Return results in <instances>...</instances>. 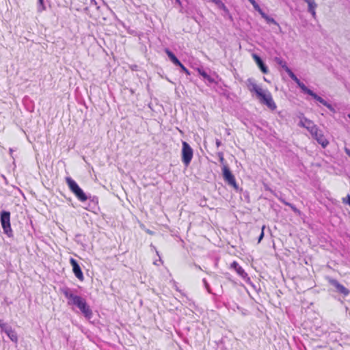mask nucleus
<instances>
[{
    "label": "nucleus",
    "instance_id": "nucleus-1",
    "mask_svg": "<svg viewBox=\"0 0 350 350\" xmlns=\"http://www.w3.org/2000/svg\"><path fill=\"white\" fill-rule=\"evenodd\" d=\"M61 292L66 298L68 299V304L76 306L83 314L84 317L88 318V308L86 307V301L84 299L75 294L74 290L64 287L61 288Z\"/></svg>",
    "mask_w": 350,
    "mask_h": 350
},
{
    "label": "nucleus",
    "instance_id": "nucleus-2",
    "mask_svg": "<svg viewBox=\"0 0 350 350\" xmlns=\"http://www.w3.org/2000/svg\"><path fill=\"white\" fill-rule=\"evenodd\" d=\"M66 181L70 191L76 196V197L81 202H84L88 199L86 194L79 187L77 183L70 177H66Z\"/></svg>",
    "mask_w": 350,
    "mask_h": 350
},
{
    "label": "nucleus",
    "instance_id": "nucleus-3",
    "mask_svg": "<svg viewBox=\"0 0 350 350\" xmlns=\"http://www.w3.org/2000/svg\"><path fill=\"white\" fill-rule=\"evenodd\" d=\"M0 221L3 232L9 237H13L10 225V213L8 211H2L0 213Z\"/></svg>",
    "mask_w": 350,
    "mask_h": 350
},
{
    "label": "nucleus",
    "instance_id": "nucleus-4",
    "mask_svg": "<svg viewBox=\"0 0 350 350\" xmlns=\"http://www.w3.org/2000/svg\"><path fill=\"white\" fill-rule=\"evenodd\" d=\"M257 98L260 102L265 105L271 110H275L277 107L270 92L267 90H262L258 95Z\"/></svg>",
    "mask_w": 350,
    "mask_h": 350
},
{
    "label": "nucleus",
    "instance_id": "nucleus-5",
    "mask_svg": "<svg viewBox=\"0 0 350 350\" xmlns=\"http://www.w3.org/2000/svg\"><path fill=\"white\" fill-rule=\"evenodd\" d=\"M182 144V161L186 166H187L191 161L193 151L187 142H183Z\"/></svg>",
    "mask_w": 350,
    "mask_h": 350
},
{
    "label": "nucleus",
    "instance_id": "nucleus-6",
    "mask_svg": "<svg viewBox=\"0 0 350 350\" xmlns=\"http://www.w3.org/2000/svg\"><path fill=\"white\" fill-rule=\"evenodd\" d=\"M223 177L224 180L229 185L232 186L235 189H238L234 176L230 172L229 167L226 165H224L222 167Z\"/></svg>",
    "mask_w": 350,
    "mask_h": 350
},
{
    "label": "nucleus",
    "instance_id": "nucleus-7",
    "mask_svg": "<svg viewBox=\"0 0 350 350\" xmlns=\"http://www.w3.org/2000/svg\"><path fill=\"white\" fill-rule=\"evenodd\" d=\"M70 265L72 267V271L75 273V276L80 280H83V275L81 271V269L78 264L77 261L73 258H70Z\"/></svg>",
    "mask_w": 350,
    "mask_h": 350
},
{
    "label": "nucleus",
    "instance_id": "nucleus-8",
    "mask_svg": "<svg viewBox=\"0 0 350 350\" xmlns=\"http://www.w3.org/2000/svg\"><path fill=\"white\" fill-rule=\"evenodd\" d=\"M299 125L306 128L310 133V134L312 133H315L317 129L318 128L312 121L306 118L300 120Z\"/></svg>",
    "mask_w": 350,
    "mask_h": 350
},
{
    "label": "nucleus",
    "instance_id": "nucleus-9",
    "mask_svg": "<svg viewBox=\"0 0 350 350\" xmlns=\"http://www.w3.org/2000/svg\"><path fill=\"white\" fill-rule=\"evenodd\" d=\"M311 135L318 142V143L322 146V147L325 148L328 145L329 142L324 137L322 131L318 128L317 129L316 132L312 133Z\"/></svg>",
    "mask_w": 350,
    "mask_h": 350
},
{
    "label": "nucleus",
    "instance_id": "nucleus-10",
    "mask_svg": "<svg viewBox=\"0 0 350 350\" xmlns=\"http://www.w3.org/2000/svg\"><path fill=\"white\" fill-rule=\"evenodd\" d=\"M328 281L330 284H332L333 286H334L336 288L338 292H339L340 293H341L344 295H349V291L347 288H345L343 285L340 284L336 280L329 278Z\"/></svg>",
    "mask_w": 350,
    "mask_h": 350
},
{
    "label": "nucleus",
    "instance_id": "nucleus-11",
    "mask_svg": "<svg viewBox=\"0 0 350 350\" xmlns=\"http://www.w3.org/2000/svg\"><path fill=\"white\" fill-rule=\"evenodd\" d=\"M98 200L97 197L94 196L93 198L89 197V211H92L95 214H98L100 212V208L98 206Z\"/></svg>",
    "mask_w": 350,
    "mask_h": 350
},
{
    "label": "nucleus",
    "instance_id": "nucleus-12",
    "mask_svg": "<svg viewBox=\"0 0 350 350\" xmlns=\"http://www.w3.org/2000/svg\"><path fill=\"white\" fill-rule=\"evenodd\" d=\"M247 85L248 90L251 92H255L256 96L263 90L260 86H258L252 79H247Z\"/></svg>",
    "mask_w": 350,
    "mask_h": 350
},
{
    "label": "nucleus",
    "instance_id": "nucleus-13",
    "mask_svg": "<svg viewBox=\"0 0 350 350\" xmlns=\"http://www.w3.org/2000/svg\"><path fill=\"white\" fill-rule=\"evenodd\" d=\"M252 57H253V59H254L255 62L256 63V64L258 66V67L261 70V71L263 73L267 74L268 72V68L265 65V64L263 63L261 58L256 54H253Z\"/></svg>",
    "mask_w": 350,
    "mask_h": 350
},
{
    "label": "nucleus",
    "instance_id": "nucleus-14",
    "mask_svg": "<svg viewBox=\"0 0 350 350\" xmlns=\"http://www.w3.org/2000/svg\"><path fill=\"white\" fill-rule=\"evenodd\" d=\"M231 267L234 268L236 272L243 279H249L247 277V273L244 271V269L239 266V265L237 262H233L231 265Z\"/></svg>",
    "mask_w": 350,
    "mask_h": 350
},
{
    "label": "nucleus",
    "instance_id": "nucleus-15",
    "mask_svg": "<svg viewBox=\"0 0 350 350\" xmlns=\"http://www.w3.org/2000/svg\"><path fill=\"white\" fill-rule=\"evenodd\" d=\"M297 85L301 88V90H302V92H304V93L306 94H308V95L311 96L313 98L316 99L317 97L318 96V95L314 93L313 91H312L311 90L308 89L305 85L304 83H303L302 82H301V81H299L298 83H297Z\"/></svg>",
    "mask_w": 350,
    "mask_h": 350
},
{
    "label": "nucleus",
    "instance_id": "nucleus-16",
    "mask_svg": "<svg viewBox=\"0 0 350 350\" xmlns=\"http://www.w3.org/2000/svg\"><path fill=\"white\" fill-rule=\"evenodd\" d=\"M165 53L171 60V62L176 66L180 65L181 62L178 60V59L175 56V55L170 51L168 49L165 50Z\"/></svg>",
    "mask_w": 350,
    "mask_h": 350
},
{
    "label": "nucleus",
    "instance_id": "nucleus-17",
    "mask_svg": "<svg viewBox=\"0 0 350 350\" xmlns=\"http://www.w3.org/2000/svg\"><path fill=\"white\" fill-rule=\"evenodd\" d=\"M5 334L9 337V338L14 342L17 343L18 342V336L16 332L12 329H8L5 330Z\"/></svg>",
    "mask_w": 350,
    "mask_h": 350
},
{
    "label": "nucleus",
    "instance_id": "nucleus-18",
    "mask_svg": "<svg viewBox=\"0 0 350 350\" xmlns=\"http://www.w3.org/2000/svg\"><path fill=\"white\" fill-rule=\"evenodd\" d=\"M315 100H317L318 102H319L320 103H321L322 105H323L324 106H325L326 107H327L333 113L336 112V110L332 107V105H330L329 103H328L325 100H324L321 96H318Z\"/></svg>",
    "mask_w": 350,
    "mask_h": 350
},
{
    "label": "nucleus",
    "instance_id": "nucleus-19",
    "mask_svg": "<svg viewBox=\"0 0 350 350\" xmlns=\"http://www.w3.org/2000/svg\"><path fill=\"white\" fill-rule=\"evenodd\" d=\"M198 73L206 81H208L209 83H215V79L208 75L204 70L198 69Z\"/></svg>",
    "mask_w": 350,
    "mask_h": 350
},
{
    "label": "nucleus",
    "instance_id": "nucleus-20",
    "mask_svg": "<svg viewBox=\"0 0 350 350\" xmlns=\"http://www.w3.org/2000/svg\"><path fill=\"white\" fill-rule=\"evenodd\" d=\"M262 18L266 21V22L268 24H273L279 27V24L276 22V21L274 18L269 16L267 14H263Z\"/></svg>",
    "mask_w": 350,
    "mask_h": 350
},
{
    "label": "nucleus",
    "instance_id": "nucleus-21",
    "mask_svg": "<svg viewBox=\"0 0 350 350\" xmlns=\"http://www.w3.org/2000/svg\"><path fill=\"white\" fill-rule=\"evenodd\" d=\"M275 62L278 64L280 65V66H282L284 70L286 72V68H288L286 65V62L283 60L282 59L280 58V57H275Z\"/></svg>",
    "mask_w": 350,
    "mask_h": 350
},
{
    "label": "nucleus",
    "instance_id": "nucleus-22",
    "mask_svg": "<svg viewBox=\"0 0 350 350\" xmlns=\"http://www.w3.org/2000/svg\"><path fill=\"white\" fill-rule=\"evenodd\" d=\"M286 72L290 77V78L292 80H293L296 83L300 81L289 68H286Z\"/></svg>",
    "mask_w": 350,
    "mask_h": 350
},
{
    "label": "nucleus",
    "instance_id": "nucleus-23",
    "mask_svg": "<svg viewBox=\"0 0 350 350\" xmlns=\"http://www.w3.org/2000/svg\"><path fill=\"white\" fill-rule=\"evenodd\" d=\"M0 328L2 332L5 333V330L12 328V327L4 323L3 320L0 319Z\"/></svg>",
    "mask_w": 350,
    "mask_h": 350
},
{
    "label": "nucleus",
    "instance_id": "nucleus-24",
    "mask_svg": "<svg viewBox=\"0 0 350 350\" xmlns=\"http://www.w3.org/2000/svg\"><path fill=\"white\" fill-rule=\"evenodd\" d=\"M46 9L44 3V0L38 1V12H41Z\"/></svg>",
    "mask_w": 350,
    "mask_h": 350
},
{
    "label": "nucleus",
    "instance_id": "nucleus-25",
    "mask_svg": "<svg viewBox=\"0 0 350 350\" xmlns=\"http://www.w3.org/2000/svg\"><path fill=\"white\" fill-rule=\"evenodd\" d=\"M317 8V5L316 6H312L310 8H308V11L311 14L312 17L314 18H316L317 14H316V8Z\"/></svg>",
    "mask_w": 350,
    "mask_h": 350
},
{
    "label": "nucleus",
    "instance_id": "nucleus-26",
    "mask_svg": "<svg viewBox=\"0 0 350 350\" xmlns=\"http://www.w3.org/2000/svg\"><path fill=\"white\" fill-rule=\"evenodd\" d=\"M202 282H203L204 286L206 288V289L208 291V293H212L211 287H210L208 283L207 282V281L206 280V279H203Z\"/></svg>",
    "mask_w": 350,
    "mask_h": 350
},
{
    "label": "nucleus",
    "instance_id": "nucleus-27",
    "mask_svg": "<svg viewBox=\"0 0 350 350\" xmlns=\"http://www.w3.org/2000/svg\"><path fill=\"white\" fill-rule=\"evenodd\" d=\"M307 4L308 8H310L312 6H316L317 5L314 0H304Z\"/></svg>",
    "mask_w": 350,
    "mask_h": 350
},
{
    "label": "nucleus",
    "instance_id": "nucleus-28",
    "mask_svg": "<svg viewBox=\"0 0 350 350\" xmlns=\"http://www.w3.org/2000/svg\"><path fill=\"white\" fill-rule=\"evenodd\" d=\"M178 66L180 68L181 70L186 73L187 75H190L189 70L182 63Z\"/></svg>",
    "mask_w": 350,
    "mask_h": 350
},
{
    "label": "nucleus",
    "instance_id": "nucleus-29",
    "mask_svg": "<svg viewBox=\"0 0 350 350\" xmlns=\"http://www.w3.org/2000/svg\"><path fill=\"white\" fill-rule=\"evenodd\" d=\"M217 155H218V157H219V159L220 163H221L223 165H226V164L224 163L225 160H224V154H223V153H222V152H218Z\"/></svg>",
    "mask_w": 350,
    "mask_h": 350
},
{
    "label": "nucleus",
    "instance_id": "nucleus-30",
    "mask_svg": "<svg viewBox=\"0 0 350 350\" xmlns=\"http://www.w3.org/2000/svg\"><path fill=\"white\" fill-rule=\"evenodd\" d=\"M97 3L95 0H91L89 3V6L93 8H98V7L96 6Z\"/></svg>",
    "mask_w": 350,
    "mask_h": 350
},
{
    "label": "nucleus",
    "instance_id": "nucleus-31",
    "mask_svg": "<svg viewBox=\"0 0 350 350\" xmlns=\"http://www.w3.org/2000/svg\"><path fill=\"white\" fill-rule=\"evenodd\" d=\"M264 229H265V226H263L262 227V231H261V233L258 237V243H260L261 241V240L263 239L264 237Z\"/></svg>",
    "mask_w": 350,
    "mask_h": 350
},
{
    "label": "nucleus",
    "instance_id": "nucleus-32",
    "mask_svg": "<svg viewBox=\"0 0 350 350\" xmlns=\"http://www.w3.org/2000/svg\"><path fill=\"white\" fill-rule=\"evenodd\" d=\"M289 207H291V208L295 212V213H298L299 211L298 209L292 204H290V205L288 206Z\"/></svg>",
    "mask_w": 350,
    "mask_h": 350
},
{
    "label": "nucleus",
    "instance_id": "nucleus-33",
    "mask_svg": "<svg viewBox=\"0 0 350 350\" xmlns=\"http://www.w3.org/2000/svg\"><path fill=\"white\" fill-rule=\"evenodd\" d=\"M252 5L254 6V8L256 11H258V9L260 8V6L258 5V3L256 2H255L254 4H252Z\"/></svg>",
    "mask_w": 350,
    "mask_h": 350
},
{
    "label": "nucleus",
    "instance_id": "nucleus-34",
    "mask_svg": "<svg viewBox=\"0 0 350 350\" xmlns=\"http://www.w3.org/2000/svg\"><path fill=\"white\" fill-rule=\"evenodd\" d=\"M344 150L345 153L350 157V149L345 147Z\"/></svg>",
    "mask_w": 350,
    "mask_h": 350
},
{
    "label": "nucleus",
    "instance_id": "nucleus-35",
    "mask_svg": "<svg viewBox=\"0 0 350 350\" xmlns=\"http://www.w3.org/2000/svg\"><path fill=\"white\" fill-rule=\"evenodd\" d=\"M280 201H281L282 203H284L285 205L288 206L290 205V204H291V203H289V202H286V201H285L284 200H283V199H281V200H280Z\"/></svg>",
    "mask_w": 350,
    "mask_h": 350
},
{
    "label": "nucleus",
    "instance_id": "nucleus-36",
    "mask_svg": "<svg viewBox=\"0 0 350 350\" xmlns=\"http://www.w3.org/2000/svg\"><path fill=\"white\" fill-rule=\"evenodd\" d=\"M257 12H259V14L261 15V16H262V14H265V13L262 10V9H261V8L258 9V11H257Z\"/></svg>",
    "mask_w": 350,
    "mask_h": 350
},
{
    "label": "nucleus",
    "instance_id": "nucleus-37",
    "mask_svg": "<svg viewBox=\"0 0 350 350\" xmlns=\"http://www.w3.org/2000/svg\"><path fill=\"white\" fill-rule=\"evenodd\" d=\"M216 145H217V147H219L221 145V141L219 140V139H217L216 140Z\"/></svg>",
    "mask_w": 350,
    "mask_h": 350
},
{
    "label": "nucleus",
    "instance_id": "nucleus-38",
    "mask_svg": "<svg viewBox=\"0 0 350 350\" xmlns=\"http://www.w3.org/2000/svg\"><path fill=\"white\" fill-rule=\"evenodd\" d=\"M344 202H345V200ZM346 203H348L349 205L350 206V196H347V201L346 202Z\"/></svg>",
    "mask_w": 350,
    "mask_h": 350
},
{
    "label": "nucleus",
    "instance_id": "nucleus-39",
    "mask_svg": "<svg viewBox=\"0 0 350 350\" xmlns=\"http://www.w3.org/2000/svg\"><path fill=\"white\" fill-rule=\"evenodd\" d=\"M212 1L214 2L216 4L221 3V1L220 0H212Z\"/></svg>",
    "mask_w": 350,
    "mask_h": 350
},
{
    "label": "nucleus",
    "instance_id": "nucleus-40",
    "mask_svg": "<svg viewBox=\"0 0 350 350\" xmlns=\"http://www.w3.org/2000/svg\"><path fill=\"white\" fill-rule=\"evenodd\" d=\"M252 4H254L255 3V0H248Z\"/></svg>",
    "mask_w": 350,
    "mask_h": 350
},
{
    "label": "nucleus",
    "instance_id": "nucleus-41",
    "mask_svg": "<svg viewBox=\"0 0 350 350\" xmlns=\"http://www.w3.org/2000/svg\"><path fill=\"white\" fill-rule=\"evenodd\" d=\"M226 133H227L228 135H230V129H226Z\"/></svg>",
    "mask_w": 350,
    "mask_h": 350
},
{
    "label": "nucleus",
    "instance_id": "nucleus-42",
    "mask_svg": "<svg viewBox=\"0 0 350 350\" xmlns=\"http://www.w3.org/2000/svg\"><path fill=\"white\" fill-rule=\"evenodd\" d=\"M10 154H12V148L10 149Z\"/></svg>",
    "mask_w": 350,
    "mask_h": 350
},
{
    "label": "nucleus",
    "instance_id": "nucleus-43",
    "mask_svg": "<svg viewBox=\"0 0 350 350\" xmlns=\"http://www.w3.org/2000/svg\"><path fill=\"white\" fill-rule=\"evenodd\" d=\"M176 2H178V3H180V0H176Z\"/></svg>",
    "mask_w": 350,
    "mask_h": 350
}]
</instances>
